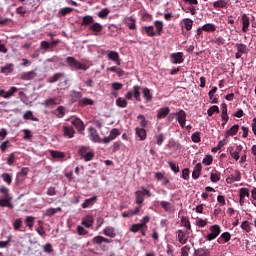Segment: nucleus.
Masks as SVG:
<instances>
[{
	"instance_id": "nucleus-1",
	"label": "nucleus",
	"mask_w": 256,
	"mask_h": 256,
	"mask_svg": "<svg viewBox=\"0 0 256 256\" xmlns=\"http://www.w3.org/2000/svg\"><path fill=\"white\" fill-rule=\"evenodd\" d=\"M70 125L71 126L65 125L62 127L64 137H67L68 139H73L75 137V129L79 132L85 131V124L80 118H71ZM73 127H75V129Z\"/></svg>"
},
{
	"instance_id": "nucleus-2",
	"label": "nucleus",
	"mask_w": 256,
	"mask_h": 256,
	"mask_svg": "<svg viewBox=\"0 0 256 256\" xmlns=\"http://www.w3.org/2000/svg\"><path fill=\"white\" fill-rule=\"evenodd\" d=\"M82 26L88 27L89 31H92L94 35H99L103 31V25L99 22H95V19L91 15H86L82 18Z\"/></svg>"
},
{
	"instance_id": "nucleus-3",
	"label": "nucleus",
	"mask_w": 256,
	"mask_h": 256,
	"mask_svg": "<svg viewBox=\"0 0 256 256\" xmlns=\"http://www.w3.org/2000/svg\"><path fill=\"white\" fill-rule=\"evenodd\" d=\"M65 62L72 71H87L89 69L87 64L81 63V61L75 59L73 56L66 57Z\"/></svg>"
},
{
	"instance_id": "nucleus-4",
	"label": "nucleus",
	"mask_w": 256,
	"mask_h": 256,
	"mask_svg": "<svg viewBox=\"0 0 256 256\" xmlns=\"http://www.w3.org/2000/svg\"><path fill=\"white\" fill-rule=\"evenodd\" d=\"M78 154L86 163H88V161H93L95 158V152L87 146H81L78 150Z\"/></svg>"
},
{
	"instance_id": "nucleus-5",
	"label": "nucleus",
	"mask_w": 256,
	"mask_h": 256,
	"mask_svg": "<svg viewBox=\"0 0 256 256\" xmlns=\"http://www.w3.org/2000/svg\"><path fill=\"white\" fill-rule=\"evenodd\" d=\"M141 89V86L139 85H134L132 91H128L125 94V99H127L128 101H131V99H136L137 101H141V91L139 90Z\"/></svg>"
},
{
	"instance_id": "nucleus-6",
	"label": "nucleus",
	"mask_w": 256,
	"mask_h": 256,
	"mask_svg": "<svg viewBox=\"0 0 256 256\" xmlns=\"http://www.w3.org/2000/svg\"><path fill=\"white\" fill-rule=\"evenodd\" d=\"M145 195L147 197H151V191L147 190L146 188H142L141 190H137L135 192V197H136V204L141 205L143 204V201H145Z\"/></svg>"
},
{
	"instance_id": "nucleus-7",
	"label": "nucleus",
	"mask_w": 256,
	"mask_h": 256,
	"mask_svg": "<svg viewBox=\"0 0 256 256\" xmlns=\"http://www.w3.org/2000/svg\"><path fill=\"white\" fill-rule=\"evenodd\" d=\"M221 235V226L215 224L210 226V233L206 236V241H215L216 237H219Z\"/></svg>"
},
{
	"instance_id": "nucleus-8",
	"label": "nucleus",
	"mask_w": 256,
	"mask_h": 256,
	"mask_svg": "<svg viewBox=\"0 0 256 256\" xmlns=\"http://www.w3.org/2000/svg\"><path fill=\"white\" fill-rule=\"evenodd\" d=\"M176 121L179 123L182 129H185V125L187 123V112L185 110L180 109L175 113Z\"/></svg>"
},
{
	"instance_id": "nucleus-9",
	"label": "nucleus",
	"mask_w": 256,
	"mask_h": 256,
	"mask_svg": "<svg viewBox=\"0 0 256 256\" xmlns=\"http://www.w3.org/2000/svg\"><path fill=\"white\" fill-rule=\"evenodd\" d=\"M119 135H121V132L119 131V129L113 128V129L110 131L109 135H108L107 137H104V138L102 139V143H104V145H109V143H110L111 141H115V138H116V137H119Z\"/></svg>"
},
{
	"instance_id": "nucleus-10",
	"label": "nucleus",
	"mask_w": 256,
	"mask_h": 256,
	"mask_svg": "<svg viewBox=\"0 0 256 256\" xmlns=\"http://www.w3.org/2000/svg\"><path fill=\"white\" fill-rule=\"evenodd\" d=\"M241 181V172L239 170H233L232 173L226 178V183L228 185H233Z\"/></svg>"
},
{
	"instance_id": "nucleus-11",
	"label": "nucleus",
	"mask_w": 256,
	"mask_h": 256,
	"mask_svg": "<svg viewBox=\"0 0 256 256\" xmlns=\"http://www.w3.org/2000/svg\"><path fill=\"white\" fill-rule=\"evenodd\" d=\"M235 47L237 49V52L235 53L236 59H241L243 55H247L249 53V49L243 43H236Z\"/></svg>"
},
{
	"instance_id": "nucleus-12",
	"label": "nucleus",
	"mask_w": 256,
	"mask_h": 256,
	"mask_svg": "<svg viewBox=\"0 0 256 256\" xmlns=\"http://www.w3.org/2000/svg\"><path fill=\"white\" fill-rule=\"evenodd\" d=\"M106 57L108 61H113V63L117 64L118 66H121V58L119 57V54L116 51L107 50Z\"/></svg>"
},
{
	"instance_id": "nucleus-13",
	"label": "nucleus",
	"mask_w": 256,
	"mask_h": 256,
	"mask_svg": "<svg viewBox=\"0 0 256 256\" xmlns=\"http://www.w3.org/2000/svg\"><path fill=\"white\" fill-rule=\"evenodd\" d=\"M176 235L181 245H185L189 241V232L187 230H177Z\"/></svg>"
},
{
	"instance_id": "nucleus-14",
	"label": "nucleus",
	"mask_w": 256,
	"mask_h": 256,
	"mask_svg": "<svg viewBox=\"0 0 256 256\" xmlns=\"http://www.w3.org/2000/svg\"><path fill=\"white\" fill-rule=\"evenodd\" d=\"M130 233H141L143 237L147 235V229L144 228L143 224L136 223L132 224L129 229Z\"/></svg>"
},
{
	"instance_id": "nucleus-15",
	"label": "nucleus",
	"mask_w": 256,
	"mask_h": 256,
	"mask_svg": "<svg viewBox=\"0 0 256 256\" xmlns=\"http://www.w3.org/2000/svg\"><path fill=\"white\" fill-rule=\"evenodd\" d=\"M19 91V88L12 86L8 91H5L4 89L0 90V97H3V99H11Z\"/></svg>"
},
{
	"instance_id": "nucleus-16",
	"label": "nucleus",
	"mask_w": 256,
	"mask_h": 256,
	"mask_svg": "<svg viewBox=\"0 0 256 256\" xmlns=\"http://www.w3.org/2000/svg\"><path fill=\"white\" fill-rule=\"evenodd\" d=\"M171 63L173 65H181L185 59L183 58V52H175L170 54Z\"/></svg>"
},
{
	"instance_id": "nucleus-17",
	"label": "nucleus",
	"mask_w": 256,
	"mask_h": 256,
	"mask_svg": "<svg viewBox=\"0 0 256 256\" xmlns=\"http://www.w3.org/2000/svg\"><path fill=\"white\" fill-rule=\"evenodd\" d=\"M162 209L165 211V213H175V205H173L169 201H158Z\"/></svg>"
},
{
	"instance_id": "nucleus-18",
	"label": "nucleus",
	"mask_w": 256,
	"mask_h": 256,
	"mask_svg": "<svg viewBox=\"0 0 256 256\" xmlns=\"http://www.w3.org/2000/svg\"><path fill=\"white\" fill-rule=\"evenodd\" d=\"M91 241H92L93 245H103V243H108V244L113 243L112 239H109V238L101 236V235L95 236L94 238H92Z\"/></svg>"
},
{
	"instance_id": "nucleus-19",
	"label": "nucleus",
	"mask_w": 256,
	"mask_h": 256,
	"mask_svg": "<svg viewBox=\"0 0 256 256\" xmlns=\"http://www.w3.org/2000/svg\"><path fill=\"white\" fill-rule=\"evenodd\" d=\"M103 235H105V237H110V239H115V237H117V231L115 230V227L113 226H106L103 230H102Z\"/></svg>"
},
{
	"instance_id": "nucleus-20",
	"label": "nucleus",
	"mask_w": 256,
	"mask_h": 256,
	"mask_svg": "<svg viewBox=\"0 0 256 256\" xmlns=\"http://www.w3.org/2000/svg\"><path fill=\"white\" fill-rule=\"evenodd\" d=\"M94 223L95 219L93 218V216L86 215L85 217L82 218L81 225H83V227H86V229H90V227H93Z\"/></svg>"
},
{
	"instance_id": "nucleus-21",
	"label": "nucleus",
	"mask_w": 256,
	"mask_h": 256,
	"mask_svg": "<svg viewBox=\"0 0 256 256\" xmlns=\"http://www.w3.org/2000/svg\"><path fill=\"white\" fill-rule=\"evenodd\" d=\"M26 175H29V168L23 167L21 171H19L16 175V182L23 183V181H25Z\"/></svg>"
},
{
	"instance_id": "nucleus-22",
	"label": "nucleus",
	"mask_w": 256,
	"mask_h": 256,
	"mask_svg": "<svg viewBox=\"0 0 256 256\" xmlns=\"http://www.w3.org/2000/svg\"><path fill=\"white\" fill-rule=\"evenodd\" d=\"M89 132H90L89 137L91 141H94V143H103V139L99 137V133H97V129L90 127Z\"/></svg>"
},
{
	"instance_id": "nucleus-23",
	"label": "nucleus",
	"mask_w": 256,
	"mask_h": 256,
	"mask_svg": "<svg viewBox=\"0 0 256 256\" xmlns=\"http://www.w3.org/2000/svg\"><path fill=\"white\" fill-rule=\"evenodd\" d=\"M242 21V32L247 33L249 31V25H251V20L249 19V16L247 14H243L241 17Z\"/></svg>"
},
{
	"instance_id": "nucleus-24",
	"label": "nucleus",
	"mask_w": 256,
	"mask_h": 256,
	"mask_svg": "<svg viewBox=\"0 0 256 256\" xmlns=\"http://www.w3.org/2000/svg\"><path fill=\"white\" fill-rule=\"evenodd\" d=\"M181 29H185L186 31H191L193 29V20L191 18H184L181 21Z\"/></svg>"
},
{
	"instance_id": "nucleus-25",
	"label": "nucleus",
	"mask_w": 256,
	"mask_h": 256,
	"mask_svg": "<svg viewBox=\"0 0 256 256\" xmlns=\"http://www.w3.org/2000/svg\"><path fill=\"white\" fill-rule=\"evenodd\" d=\"M14 70H15V65L13 63L5 64L0 68V71L1 73H3V75H10V73H13Z\"/></svg>"
},
{
	"instance_id": "nucleus-26",
	"label": "nucleus",
	"mask_w": 256,
	"mask_h": 256,
	"mask_svg": "<svg viewBox=\"0 0 256 256\" xmlns=\"http://www.w3.org/2000/svg\"><path fill=\"white\" fill-rule=\"evenodd\" d=\"M135 134L138 137L139 141H145L147 139V130L145 128H135Z\"/></svg>"
},
{
	"instance_id": "nucleus-27",
	"label": "nucleus",
	"mask_w": 256,
	"mask_h": 256,
	"mask_svg": "<svg viewBox=\"0 0 256 256\" xmlns=\"http://www.w3.org/2000/svg\"><path fill=\"white\" fill-rule=\"evenodd\" d=\"M165 139H166V136L162 132L158 131L154 135V141H155L156 145H158V147H161V145H163V143H165Z\"/></svg>"
},
{
	"instance_id": "nucleus-28",
	"label": "nucleus",
	"mask_w": 256,
	"mask_h": 256,
	"mask_svg": "<svg viewBox=\"0 0 256 256\" xmlns=\"http://www.w3.org/2000/svg\"><path fill=\"white\" fill-rule=\"evenodd\" d=\"M212 7L215 9H227L229 7V0H218L213 2Z\"/></svg>"
},
{
	"instance_id": "nucleus-29",
	"label": "nucleus",
	"mask_w": 256,
	"mask_h": 256,
	"mask_svg": "<svg viewBox=\"0 0 256 256\" xmlns=\"http://www.w3.org/2000/svg\"><path fill=\"white\" fill-rule=\"evenodd\" d=\"M97 203V196H92L91 198L85 199L82 204V209H89V207H93Z\"/></svg>"
},
{
	"instance_id": "nucleus-30",
	"label": "nucleus",
	"mask_w": 256,
	"mask_h": 256,
	"mask_svg": "<svg viewBox=\"0 0 256 256\" xmlns=\"http://www.w3.org/2000/svg\"><path fill=\"white\" fill-rule=\"evenodd\" d=\"M78 105L79 107H87L89 105L93 106L95 105V101H93L91 98L84 97L78 100Z\"/></svg>"
},
{
	"instance_id": "nucleus-31",
	"label": "nucleus",
	"mask_w": 256,
	"mask_h": 256,
	"mask_svg": "<svg viewBox=\"0 0 256 256\" xmlns=\"http://www.w3.org/2000/svg\"><path fill=\"white\" fill-rule=\"evenodd\" d=\"M67 113V108L65 106H58L56 110H54V115L58 119H63L65 117V114Z\"/></svg>"
},
{
	"instance_id": "nucleus-32",
	"label": "nucleus",
	"mask_w": 256,
	"mask_h": 256,
	"mask_svg": "<svg viewBox=\"0 0 256 256\" xmlns=\"http://www.w3.org/2000/svg\"><path fill=\"white\" fill-rule=\"evenodd\" d=\"M35 77H37V73H35V71H29V72H24L21 74L20 79H22V81H31V79H35Z\"/></svg>"
},
{
	"instance_id": "nucleus-33",
	"label": "nucleus",
	"mask_w": 256,
	"mask_h": 256,
	"mask_svg": "<svg viewBox=\"0 0 256 256\" xmlns=\"http://www.w3.org/2000/svg\"><path fill=\"white\" fill-rule=\"evenodd\" d=\"M210 181L212 183H219V181H221V172L216 169L212 170L210 173Z\"/></svg>"
},
{
	"instance_id": "nucleus-34",
	"label": "nucleus",
	"mask_w": 256,
	"mask_h": 256,
	"mask_svg": "<svg viewBox=\"0 0 256 256\" xmlns=\"http://www.w3.org/2000/svg\"><path fill=\"white\" fill-rule=\"evenodd\" d=\"M142 95H143L146 103H151V101H153V93H151V89H149L147 87L143 88Z\"/></svg>"
},
{
	"instance_id": "nucleus-35",
	"label": "nucleus",
	"mask_w": 256,
	"mask_h": 256,
	"mask_svg": "<svg viewBox=\"0 0 256 256\" xmlns=\"http://www.w3.org/2000/svg\"><path fill=\"white\" fill-rule=\"evenodd\" d=\"M201 171H203V166L201 165V163L196 164L192 172V179H199V177L201 176Z\"/></svg>"
},
{
	"instance_id": "nucleus-36",
	"label": "nucleus",
	"mask_w": 256,
	"mask_h": 256,
	"mask_svg": "<svg viewBox=\"0 0 256 256\" xmlns=\"http://www.w3.org/2000/svg\"><path fill=\"white\" fill-rule=\"evenodd\" d=\"M23 119L24 121H36L39 122V118H37L35 116V114H33V111L28 110L23 114Z\"/></svg>"
},
{
	"instance_id": "nucleus-37",
	"label": "nucleus",
	"mask_w": 256,
	"mask_h": 256,
	"mask_svg": "<svg viewBox=\"0 0 256 256\" xmlns=\"http://www.w3.org/2000/svg\"><path fill=\"white\" fill-rule=\"evenodd\" d=\"M125 21L128 29H130L131 31L137 29V21L135 20V18H133V16L127 17Z\"/></svg>"
},
{
	"instance_id": "nucleus-38",
	"label": "nucleus",
	"mask_w": 256,
	"mask_h": 256,
	"mask_svg": "<svg viewBox=\"0 0 256 256\" xmlns=\"http://www.w3.org/2000/svg\"><path fill=\"white\" fill-rule=\"evenodd\" d=\"M49 154L52 159H65V152H61L58 150H49Z\"/></svg>"
},
{
	"instance_id": "nucleus-39",
	"label": "nucleus",
	"mask_w": 256,
	"mask_h": 256,
	"mask_svg": "<svg viewBox=\"0 0 256 256\" xmlns=\"http://www.w3.org/2000/svg\"><path fill=\"white\" fill-rule=\"evenodd\" d=\"M170 112L171 110L169 109V107L160 108L157 113V119H165V117H167Z\"/></svg>"
},
{
	"instance_id": "nucleus-40",
	"label": "nucleus",
	"mask_w": 256,
	"mask_h": 256,
	"mask_svg": "<svg viewBox=\"0 0 256 256\" xmlns=\"http://www.w3.org/2000/svg\"><path fill=\"white\" fill-rule=\"evenodd\" d=\"M211 252L206 247L198 248L194 251L193 256H210Z\"/></svg>"
},
{
	"instance_id": "nucleus-41",
	"label": "nucleus",
	"mask_w": 256,
	"mask_h": 256,
	"mask_svg": "<svg viewBox=\"0 0 256 256\" xmlns=\"http://www.w3.org/2000/svg\"><path fill=\"white\" fill-rule=\"evenodd\" d=\"M61 211H62L61 207L48 208V209H46V211L44 213V217H53V215H55L57 213H61Z\"/></svg>"
},
{
	"instance_id": "nucleus-42",
	"label": "nucleus",
	"mask_w": 256,
	"mask_h": 256,
	"mask_svg": "<svg viewBox=\"0 0 256 256\" xmlns=\"http://www.w3.org/2000/svg\"><path fill=\"white\" fill-rule=\"evenodd\" d=\"M12 199L13 197L0 199V207H8L9 209H13V204L11 203Z\"/></svg>"
},
{
	"instance_id": "nucleus-43",
	"label": "nucleus",
	"mask_w": 256,
	"mask_h": 256,
	"mask_svg": "<svg viewBox=\"0 0 256 256\" xmlns=\"http://www.w3.org/2000/svg\"><path fill=\"white\" fill-rule=\"evenodd\" d=\"M205 33H215L217 31V26L213 23H207L202 26Z\"/></svg>"
},
{
	"instance_id": "nucleus-44",
	"label": "nucleus",
	"mask_w": 256,
	"mask_h": 256,
	"mask_svg": "<svg viewBox=\"0 0 256 256\" xmlns=\"http://www.w3.org/2000/svg\"><path fill=\"white\" fill-rule=\"evenodd\" d=\"M42 105L46 108L53 109L57 105V100L55 98H49L44 100V102H42Z\"/></svg>"
},
{
	"instance_id": "nucleus-45",
	"label": "nucleus",
	"mask_w": 256,
	"mask_h": 256,
	"mask_svg": "<svg viewBox=\"0 0 256 256\" xmlns=\"http://www.w3.org/2000/svg\"><path fill=\"white\" fill-rule=\"evenodd\" d=\"M142 31H144L148 37H155V35H157L153 26H144L142 27Z\"/></svg>"
},
{
	"instance_id": "nucleus-46",
	"label": "nucleus",
	"mask_w": 256,
	"mask_h": 256,
	"mask_svg": "<svg viewBox=\"0 0 256 256\" xmlns=\"http://www.w3.org/2000/svg\"><path fill=\"white\" fill-rule=\"evenodd\" d=\"M1 179L6 185H11L13 183V174L2 173Z\"/></svg>"
},
{
	"instance_id": "nucleus-47",
	"label": "nucleus",
	"mask_w": 256,
	"mask_h": 256,
	"mask_svg": "<svg viewBox=\"0 0 256 256\" xmlns=\"http://www.w3.org/2000/svg\"><path fill=\"white\" fill-rule=\"evenodd\" d=\"M154 25L156 27V31H155L156 35L161 36V33H163V21L156 20L154 21Z\"/></svg>"
},
{
	"instance_id": "nucleus-48",
	"label": "nucleus",
	"mask_w": 256,
	"mask_h": 256,
	"mask_svg": "<svg viewBox=\"0 0 256 256\" xmlns=\"http://www.w3.org/2000/svg\"><path fill=\"white\" fill-rule=\"evenodd\" d=\"M238 132H239V124H235L226 132V135L228 137H234V135H237Z\"/></svg>"
},
{
	"instance_id": "nucleus-49",
	"label": "nucleus",
	"mask_w": 256,
	"mask_h": 256,
	"mask_svg": "<svg viewBox=\"0 0 256 256\" xmlns=\"http://www.w3.org/2000/svg\"><path fill=\"white\" fill-rule=\"evenodd\" d=\"M240 228L245 231V233H251V223L247 220L243 221Z\"/></svg>"
},
{
	"instance_id": "nucleus-50",
	"label": "nucleus",
	"mask_w": 256,
	"mask_h": 256,
	"mask_svg": "<svg viewBox=\"0 0 256 256\" xmlns=\"http://www.w3.org/2000/svg\"><path fill=\"white\" fill-rule=\"evenodd\" d=\"M25 224H26V227H29V229L33 228V225H35V217L27 216L25 218Z\"/></svg>"
},
{
	"instance_id": "nucleus-51",
	"label": "nucleus",
	"mask_w": 256,
	"mask_h": 256,
	"mask_svg": "<svg viewBox=\"0 0 256 256\" xmlns=\"http://www.w3.org/2000/svg\"><path fill=\"white\" fill-rule=\"evenodd\" d=\"M116 105L121 109H125V107H127V100L125 98L119 97L118 99H116Z\"/></svg>"
},
{
	"instance_id": "nucleus-52",
	"label": "nucleus",
	"mask_w": 256,
	"mask_h": 256,
	"mask_svg": "<svg viewBox=\"0 0 256 256\" xmlns=\"http://www.w3.org/2000/svg\"><path fill=\"white\" fill-rule=\"evenodd\" d=\"M193 143H201V132L196 131L191 135Z\"/></svg>"
},
{
	"instance_id": "nucleus-53",
	"label": "nucleus",
	"mask_w": 256,
	"mask_h": 256,
	"mask_svg": "<svg viewBox=\"0 0 256 256\" xmlns=\"http://www.w3.org/2000/svg\"><path fill=\"white\" fill-rule=\"evenodd\" d=\"M137 119L140 121V126H141V128L147 127L148 121H147V119L145 118V115L139 114V115L137 116Z\"/></svg>"
},
{
	"instance_id": "nucleus-54",
	"label": "nucleus",
	"mask_w": 256,
	"mask_h": 256,
	"mask_svg": "<svg viewBox=\"0 0 256 256\" xmlns=\"http://www.w3.org/2000/svg\"><path fill=\"white\" fill-rule=\"evenodd\" d=\"M203 165L209 166L212 165L213 163V156L211 154H207L203 160H202Z\"/></svg>"
},
{
	"instance_id": "nucleus-55",
	"label": "nucleus",
	"mask_w": 256,
	"mask_h": 256,
	"mask_svg": "<svg viewBox=\"0 0 256 256\" xmlns=\"http://www.w3.org/2000/svg\"><path fill=\"white\" fill-rule=\"evenodd\" d=\"M70 96L72 97V99L74 101H77V99H78V101H79V99H83V93L77 92L75 90L71 91Z\"/></svg>"
},
{
	"instance_id": "nucleus-56",
	"label": "nucleus",
	"mask_w": 256,
	"mask_h": 256,
	"mask_svg": "<svg viewBox=\"0 0 256 256\" xmlns=\"http://www.w3.org/2000/svg\"><path fill=\"white\" fill-rule=\"evenodd\" d=\"M214 113H219V106L213 105L207 110L208 117H213Z\"/></svg>"
},
{
	"instance_id": "nucleus-57",
	"label": "nucleus",
	"mask_w": 256,
	"mask_h": 256,
	"mask_svg": "<svg viewBox=\"0 0 256 256\" xmlns=\"http://www.w3.org/2000/svg\"><path fill=\"white\" fill-rule=\"evenodd\" d=\"M61 77H65V74L56 73L52 77H50L49 83H57V81H59Z\"/></svg>"
},
{
	"instance_id": "nucleus-58",
	"label": "nucleus",
	"mask_w": 256,
	"mask_h": 256,
	"mask_svg": "<svg viewBox=\"0 0 256 256\" xmlns=\"http://www.w3.org/2000/svg\"><path fill=\"white\" fill-rule=\"evenodd\" d=\"M0 194L2 195V198L11 197V194H9V188L6 186L0 187Z\"/></svg>"
},
{
	"instance_id": "nucleus-59",
	"label": "nucleus",
	"mask_w": 256,
	"mask_h": 256,
	"mask_svg": "<svg viewBox=\"0 0 256 256\" xmlns=\"http://www.w3.org/2000/svg\"><path fill=\"white\" fill-rule=\"evenodd\" d=\"M38 225L39 227L36 229L38 235H40L41 237H45L46 233H45V230L43 229V221L39 220Z\"/></svg>"
},
{
	"instance_id": "nucleus-60",
	"label": "nucleus",
	"mask_w": 256,
	"mask_h": 256,
	"mask_svg": "<svg viewBox=\"0 0 256 256\" xmlns=\"http://www.w3.org/2000/svg\"><path fill=\"white\" fill-rule=\"evenodd\" d=\"M250 191L249 188H240L239 189V197L245 199V197H249Z\"/></svg>"
},
{
	"instance_id": "nucleus-61",
	"label": "nucleus",
	"mask_w": 256,
	"mask_h": 256,
	"mask_svg": "<svg viewBox=\"0 0 256 256\" xmlns=\"http://www.w3.org/2000/svg\"><path fill=\"white\" fill-rule=\"evenodd\" d=\"M181 223L183 227H185L186 231H191V222L189 221V219L183 217L181 219Z\"/></svg>"
},
{
	"instance_id": "nucleus-62",
	"label": "nucleus",
	"mask_w": 256,
	"mask_h": 256,
	"mask_svg": "<svg viewBox=\"0 0 256 256\" xmlns=\"http://www.w3.org/2000/svg\"><path fill=\"white\" fill-rule=\"evenodd\" d=\"M207 223H208L207 219L197 218L196 220V226L200 228L207 227Z\"/></svg>"
},
{
	"instance_id": "nucleus-63",
	"label": "nucleus",
	"mask_w": 256,
	"mask_h": 256,
	"mask_svg": "<svg viewBox=\"0 0 256 256\" xmlns=\"http://www.w3.org/2000/svg\"><path fill=\"white\" fill-rule=\"evenodd\" d=\"M190 251H191V246L189 245L183 246L180 250L181 256H189Z\"/></svg>"
},
{
	"instance_id": "nucleus-64",
	"label": "nucleus",
	"mask_w": 256,
	"mask_h": 256,
	"mask_svg": "<svg viewBox=\"0 0 256 256\" xmlns=\"http://www.w3.org/2000/svg\"><path fill=\"white\" fill-rule=\"evenodd\" d=\"M212 42L215 43V45H225V38H223L222 36H218L214 38Z\"/></svg>"
}]
</instances>
